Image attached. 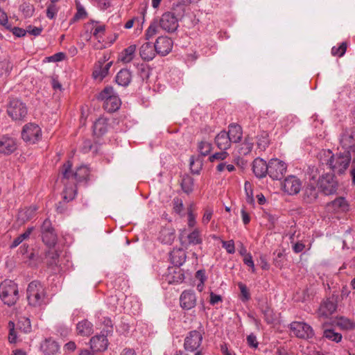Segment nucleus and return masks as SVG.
Returning <instances> with one entry per match:
<instances>
[{
  "label": "nucleus",
  "mask_w": 355,
  "mask_h": 355,
  "mask_svg": "<svg viewBox=\"0 0 355 355\" xmlns=\"http://www.w3.org/2000/svg\"><path fill=\"white\" fill-rule=\"evenodd\" d=\"M137 73L141 82L148 80L150 75V68L146 64H140L137 66Z\"/></svg>",
  "instance_id": "nucleus-43"
},
{
  "label": "nucleus",
  "mask_w": 355,
  "mask_h": 355,
  "mask_svg": "<svg viewBox=\"0 0 355 355\" xmlns=\"http://www.w3.org/2000/svg\"><path fill=\"white\" fill-rule=\"evenodd\" d=\"M173 205L174 211L178 214H180L184 209L182 200L178 197L175 198L173 200Z\"/></svg>",
  "instance_id": "nucleus-56"
},
{
  "label": "nucleus",
  "mask_w": 355,
  "mask_h": 355,
  "mask_svg": "<svg viewBox=\"0 0 355 355\" xmlns=\"http://www.w3.org/2000/svg\"><path fill=\"white\" fill-rule=\"evenodd\" d=\"M136 49V45L132 44L123 49L120 54V60L124 63L131 62L135 57Z\"/></svg>",
  "instance_id": "nucleus-35"
},
{
  "label": "nucleus",
  "mask_w": 355,
  "mask_h": 355,
  "mask_svg": "<svg viewBox=\"0 0 355 355\" xmlns=\"http://www.w3.org/2000/svg\"><path fill=\"white\" fill-rule=\"evenodd\" d=\"M40 128L34 123H28L24 125L21 131V138L29 144H35L41 138Z\"/></svg>",
  "instance_id": "nucleus-12"
},
{
  "label": "nucleus",
  "mask_w": 355,
  "mask_h": 355,
  "mask_svg": "<svg viewBox=\"0 0 355 355\" xmlns=\"http://www.w3.org/2000/svg\"><path fill=\"white\" fill-rule=\"evenodd\" d=\"M180 186L185 193H191L193 191V178L189 175H184L181 180Z\"/></svg>",
  "instance_id": "nucleus-36"
},
{
  "label": "nucleus",
  "mask_w": 355,
  "mask_h": 355,
  "mask_svg": "<svg viewBox=\"0 0 355 355\" xmlns=\"http://www.w3.org/2000/svg\"><path fill=\"white\" fill-rule=\"evenodd\" d=\"M158 20L154 19L151 24H150L149 27L146 30V39L150 40L153 36H154L157 32V28H158Z\"/></svg>",
  "instance_id": "nucleus-51"
},
{
  "label": "nucleus",
  "mask_w": 355,
  "mask_h": 355,
  "mask_svg": "<svg viewBox=\"0 0 355 355\" xmlns=\"http://www.w3.org/2000/svg\"><path fill=\"white\" fill-rule=\"evenodd\" d=\"M0 24L6 29H11V24L8 23L7 14L0 8Z\"/></svg>",
  "instance_id": "nucleus-58"
},
{
  "label": "nucleus",
  "mask_w": 355,
  "mask_h": 355,
  "mask_svg": "<svg viewBox=\"0 0 355 355\" xmlns=\"http://www.w3.org/2000/svg\"><path fill=\"white\" fill-rule=\"evenodd\" d=\"M28 304L37 307L44 304L46 291L44 285L39 281L30 282L26 290Z\"/></svg>",
  "instance_id": "nucleus-2"
},
{
  "label": "nucleus",
  "mask_w": 355,
  "mask_h": 355,
  "mask_svg": "<svg viewBox=\"0 0 355 355\" xmlns=\"http://www.w3.org/2000/svg\"><path fill=\"white\" fill-rule=\"evenodd\" d=\"M202 342V334L197 330L191 331L184 338V348L186 351L194 352L199 348Z\"/></svg>",
  "instance_id": "nucleus-13"
},
{
  "label": "nucleus",
  "mask_w": 355,
  "mask_h": 355,
  "mask_svg": "<svg viewBox=\"0 0 355 355\" xmlns=\"http://www.w3.org/2000/svg\"><path fill=\"white\" fill-rule=\"evenodd\" d=\"M17 327L25 334L30 333L32 329L31 320L28 318H21L17 322Z\"/></svg>",
  "instance_id": "nucleus-45"
},
{
  "label": "nucleus",
  "mask_w": 355,
  "mask_h": 355,
  "mask_svg": "<svg viewBox=\"0 0 355 355\" xmlns=\"http://www.w3.org/2000/svg\"><path fill=\"white\" fill-rule=\"evenodd\" d=\"M222 245L224 248H225L229 254H234L235 252V247L233 240L223 241Z\"/></svg>",
  "instance_id": "nucleus-61"
},
{
  "label": "nucleus",
  "mask_w": 355,
  "mask_h": 355,
  "mask_svg": "<svg viewBox=\"0 0 355 355\" xmlns=\"http://www.w3.org/2000/svg\"><path fill=\"white\" fill-rule=\"evenodd\" d=\"M258 307L263 315L264 320L267 324H270L275 322V314L267 302L259 303Z\"/></svg>",
  "instance_id": "nucleus-23"
},
{
  "label": "nucleus",
  "mask_w": 355,
  "mask_h": 355,
  "mask_svg": "<svg viewBox=\"0 0 355 355\" xmlns=\"http://www.w3.org/2000/svg\"><path fill=\"white\" fill-rule=\"evenodd\" d=\"M334 210L346 211L348 210L349 205L343 197H338L329 203Z\"/></svg>",
  "instance_id": "nucleus-40"
},
{
  "label": "nucleus",
  "mask_w": 355,
  "mask_h": 355,
  "mask_svg": "<svg viewBox=\"0 0 355 355\" xmlns=\"http://www.w3.org/2000/svg\"><path fill=\"white\" fill-rule=\"evenodd\" d=\"M87 15V12L85 11V8L80 4L77 3V12L73 17V18L71 19L70 24H72L80 19L85 18Z\"/></svg>",
  "instance_id": "nucleus-52"
},
{
  "label": "nucleus",
  "mask_w": 355,
  "mask_h": 355,
  "mask_svg": "<svg viewBox=\"0 0 355 355\" xmlns=\"http://www.w3.org/2000/svg\"><path fill=\"white\" fill-rule=\"evenodd\" d=\"M107 334H104V331L101 334L96 335L90 339V348L93 352H104L108 346Z\"/></svg>",
  "instance_id": "nucleus-15"
},
{
  "label": "nucleus",
  "mask_w": 355,
  "mask_h": 355,
  "mask_svg": "<svg viewBox=\"0 0 355 355\" xmlns=\"http://www.w3.org/2000/svg\"><path fill=\"white\" fill-rule=\"evenodd\" d=\"M228 156V153L226 150H222L221 152L216 153L209 157V160L211 162L215 160H224Z\"/></svg>",
  "instance_id": "nucleus-57"
},
{
  "label": "nucleus",
  "mask_w": 355,
  "mask_h": 355,
  "mask_svg": "<svg viewBox=\"0 0 355 355\" xmlns=\"http://www.w3.org/2000/svg\"><path fill=\"white\" fill-rule=\"evenodd\" d=\"M189 245H197L200 244L202 242V239L200 236V232L196 229L189 234L187 235Z\"/></svg>",
  "instance_id": "nucleus-47"
},
{
  "label": "nucleus",
  "mask_w": 355,
  "mask_h": 355,
  "mask_svg": "<svg viewBox=\"0 0 355 355\" xmlns=\"http://www.w3.org/2000/svg\"><path fill=\"white\" fill-rule=\"evenodd\" d=\"M72 162L69 160L67 161L61 167L60 172L63 178L69 179L73 177L78 182H87L89 175V168L85 166L78 167L75 172H72Z\"/></svg>",
  "instance_id": "nucleus-4"
},
{
  "label": "nucleus",
  "mask_w": 355,
  "mask_h": 355,
  "mask_svg": "<svg viewBox=\"0 0 355 355\" xmlns=\"http://www.w3.org/2000/svg\"><path fill=\"white\" fill-rule=\"evenodd\" d=\"M247 343L251 348H257L259 345V343L257 340V337L253 334L247 336Z\"/></svg>",
  "instance_id": "nucleus-63"
},
{
  "label": "nucleus",
  "mask_w": 355,
  "mask_h": 355,
  "mask_svg": "<svg viewBox=\"0 0 355 355\" xmlns=\"http://www.w3.org/2000/svg\"><path fill=\"white\" fill-rule=\"evenodd\" d=\"M317 186H319L320 191L325 196L336 193L338 188V182L334 174L325 173L320 176Z\"/></svg>",
  "instance_id": "nucleus-5"
},
{
  "label": "nucleus",
  "mask_w": 355,
  "mask_h": 355,
  "mask_svg": "<svg viewBox=\"0 0 355 355\" xmlns=\"http://www.w3.org/2000/svg\"><path fill=\"white\" fill-rule=\"evenodd\" d=\"M243 145L244 146V147L241 148L239 153L246 155L249 154L252 150L254 146L252 138L250 137L249 136H247L245 138Z\"/></svg>",
  "instance_id": "nucleus-44"
},
{
  "label": "nucleus",
  "mask_w": 355,
  "mask_h": 355,
  "mask_svg": "<svg viewBox=\"0 0 355 355\" xmlns=\"http://www.w3.org/2000/svg\"><path fill=\"white\" fill-rule=\"evenodd\" d=\"M302 188V182L295 176H288L284 182V191L289 195L297 194L300 192Z\"/></svg>",
  "instance_id": "nucleus-17"
},
{
  "label": "nucleus",
  "mask_w": 355,
  "mask_h": 355,
  "mask_svg": "<svg viewBox=\"0 0 355 355\" xmlns=\"http://www.w3.org/2000/svg\"><path fill=\"white\" fill-rule=\"evenodd\" d=\"M175 237V230L173 228L164 227L159 232V240L164 244L171 245Z\"/></svg>",
  "instance_id": "nucleus-33"
},
{
  "label": "nucleus",
  "mask_w": 355,
  "mask_h": 355,
  "mask_svg": "<svg viewBox=\"0 0 355 355\" xmlns=\"http://www.w3.org/2000/svg\"><path fill=\"white\" fill-rule=\"evenodd\" d=\"M301 196L302 200L304 204L311 205L317 202L319 197V189L314 177L305 183L302 189Z\"/></svg>",
  "instance_id": "nucleus-7"
},
{
  "label": "nucleus",
  "mask_w": 355,
  "mask_h": 355,
  "mask_svg": "<svg viewBox=\"0 0 355 355\" xmlns=\"http://www.w3.org/2000/svg\"><path fill=\"white\" fill-rule=\"evenodd\" d=\"M178 21L177 17H175L172 15V12L168 11L162 15L158 23L163 30L168 33H173L179 26Z\"/></svg>",
  "instance_id": "nucleus-14"
},
{
  "label": "nucleus",
  "mask_w": 355,
  "mask_h": 355,
  "mask_svg": "<svg viewBox=\"0 0 355 355\" xmlns=\"http://www.w3.org/2000/svg\"><path fill=\"white\" fill-rule=\"evenodd\" d=\"M191 0H179L177 3H173L171 8L172 15L177 17L178 20H181L185 15L187 3H189Z\"/></svg>",
  "instance_id": "nucleus-25"
},
{
  "label": "nucleus",
  "mask_w": 355,
  "mask_h": 355,
  "mask_svg": "<svg viewBox=\"0 0 355 355\" xmlns=\"http://www.w3.org/2000/svg\"><path fill=\"white\" fill-rule=\"evenodd\" d=\"M105 31V25H99L96 26L94 28V31L92 33L93 35L96 38H101L103 35H104Z\"/></svg>",
  "instance_id": "nucleus-60"
},
{
  "label": "nucleus",
  "mask_w": 355,
  "mask_h": 355,
  "mask_svg": "<svg viewBox=\"0 0 355 355\" xmlns=\"http://www.w3.org/2000/svg\"><path fill=\"white\" fill-rule=\"evenodd\" d=\"M76 330L81 336H89L93 334V324L89 320L85 319L76 324Z\"/></svg>",
  "instance_id": "nucleus-31"
},
{
  "label": "nucleus",
  "mask_w": 355,
  "mask_h": 355,
  "mask_svg": "<svg viewBox=\"0 0 355 355\" xmlns=\"http://www.w3.org/2000/svg\"><path fill=\"white\" fill-rule=\"evenodd\" d=\"M0 299L8 306L15 304L19 299L17 284L10 279L3 281L0 284Z\"/></svg>",
  "instance_id": "nucleus-3"
},
{
  "label": "nucleus",
  "mask_w": 355,
  "mask_h": 355,
  "mask_svg": "<svg viewBox=\"0 0 355 355\" xmlns=\"http://www.w3.org/2000/svg\"><path fill=\"white\" fill-rule=\"evenodd\" d=\"M338 325L345 329H352L355 327V324L352 321L344 317L339 318Z\"/></svg>",
  "instance_id": "nucleus-53"
},
{
  "label": "nucleus",
  "mask_w": 355,
  "mask_h": 355,
  "mask_svg": "<svg viewBox=\"0 0 355 355\" xmlns=\"http://www.w3.org/2000/svg\"><path fill=\"white\" fill-rule=\"evenodd\" d=\"M166 279L169 284H180L184 280V271L180 268H168Z\"/></svg>",
  "instance_id": "nucleus-21"
},
{
  "label": "nucleus",
  "mask_w": 355,
  "mask_h": 355,
  "mask_svg": "<svg viewBox=\"0 0 355 355\" xmlns=\"http://www.w3.org/2000/svg\"><path fill=\"white\" fill-rule=\"evenodd\" d=\"M228 136L232 143H239L241 141L243 136L242 127L237 123H230L228 126Z\"/></svg>",
  "instance_id": "nucleus-26"
},
{
  "label": "nucleus",
  "mask_w": 355,
  "mask_h": 355,
  "mask_svg": "<svg viewBox=\"0 0 355 355\" xmlns=\"http://www.w3.org/2000/svg\"><path fill=\"white\" fill-rule=\"evenodd\" d=\"M15 323L12 321H9L8 327H9V336L8 340L10 343H15L17 340V333L15 330Z\"/></svg>",
  "instance_id": "nucleus-55"
},
{
  "label": "nucleus",
  "mask_w": 355,
  "mask_h": 355,
  "mask_svg": "<svg viewBox=\"0 0 355 355\" xmlns=\"http://www.w3.org/2000/svg\"><path fill=\"white\" fill-rule=\"evenodd\" d=\"M211 149V144L206 141H201L198 144V150L202 156L207 155Z\"/></svg>",
  "instance_id": "nucleus-54"
},
{
  "label": "nucleus",
  "mask_w": 355,
  "mask_h": 355,
  "mask_svg": "<svg viewBox=\"0 0 355 355\" xmlns=\"http://www.w3.org/2000/svg\"><path fill=\"white\" fill-rule=\"evenodd\" d=\"M105 60V58H104L103 62L99 61V64L96 66V69L94 70L92 76L94 79L99 78L100 80H102L108 74L109 70L112 64V62H109L105 64L104 67H103Z\"/></svg>",
  "instance_id": "nucleus-30"
},
{
  "label": "nucleus",
  "mask_w": 355,
  "mask_h": 355,
  "mask_svg": "<svg viewBox=\"0 0 355 355\" xmlns=\"http://www.w3.org/2000/svg\"><path fill=\"white\" fill-rule=\"evenodd\" d=\"M107 131V124L104 120L98 119L93 125L94 135L97 137H101Z\"/></svg>",
  "instance_id": "nucleus-37"
},
{
  "label": "nucleus",
  "mask_w": 355,
  "mask_h": 355,
  "mask_svg": "<svg viewBox=\"0 0 355 355\" xmlns=\"http://www.w3.org/2000/svg\"><path fill=\"white\" fill-rule=\"evenodd\" d=\"M121 105L120 98L114 95L109 96L108 99L103 103V107L107 112L112 113L119 109Z\"/></svg>",
  "instance_id": "nucleus-34"
},
{
  "label": "nucleus",
  "mask_w": 355,
  "mask_h": 355,
  "mask_svg": "<svg viewBox=\"0 0 355 355\" xmlns=\"http://www.w3.org/2000/svg\"><path fill=\"white\" fill-rule=\"evenodd\" d=\"M329 158L327 160L326 164L329 166L332 171L339 175L343 174L349 167L352 160V155L348 151H343L333 154L328 150Z\"/></svg>",
  "instance_id": "nucleus-1"
},
{
  "label": "nucleus",
  "mask_w": 355,
  "mask_h": 355,
  "mask_svg": "<svg viewBox=\"0 0 355 355\" xmlns=\"http://www.w3.org/2000/svg\"><path fill=\"white\" fill-rule=\"evenodd\" d=\"M154 45L150 42H146L140 48L139 54L141 58L146 61L152 60L155 56Z\"/></svg>",
  "instance_id": "nucleus-27"
},
{
  "label": "nucleus",
  "mask_w": 355,
  "mask_h": 355,
  "mask_svg": "<svg viewBox=\"0 0 355 355\" xmlns=\"http://www.w3.org/2000/svg\"><path fill=\"white\" fill-rule=\"evenodd\" d=\"M347 43L342 42L338 47L333 46L331 49V54L334 56L342 57L346 52Z\"/></svg>",
  "instance_id": "nucleus-50"
},
{
  "label": "nucleus",
  "mask_w": 355,
  "mask_h": 355,
  "mask_svg": "<svg viewBox=\"0 0 355 355\" xmlns=\"http://www.w3.org/2000/svg\"><path fill=\"white\" fill-rule=\"evenodd\" d=\"M154 47L157 53L164 56L171 51L173 41L166 36L159 37L154 44Z\"/></svg>",
  "instance_id": "nucleus-16"
},
{
  "label": "nucleus",
  "mask_w": 355,
  "mask_h": 355,
  "mask_svg": "<svg viewBox=\"0 0 355 355\" xmlns=\"http://www.w3.org/2000/svg\"><path fill=\"white\" fill-rule=\"evenodd\" d=\"M215 143L219 149L226 150L230 148L232 142L228 133L225 130H222L216 136Z\"/></svg>",
  "instance_id": "nucleus-24"
},
{
  "label": "nucleus",
  "mask_w": 355,
  "mask_h": 355,
  "mask_svg": "<svg viewBox=\"0 0 355 355\" xmlns=\"http://www.w3.org/2000/svg\"><path fill=\"white\" fill-rule=\"evenodd\" d=\"M268 133L266 131H261L257 135V146L261 150H265L269 145Z\"/></svg>",
  "instance_id": "nucleus-42"
},
{
  "label": "nucleus",
  "mask_w": 355,
  "mask_h": 355,
  "mask_svg": "<svg viewBox=\"0 0 355 355\" xmlns=\"http://www.w3.org/2000/svg\"><path fill=\"white\" fill-rule=\"evenodd\" d=\"M238 286L241 291L240 298H241V301L243 302L248 301L250 299V291L248 288L247 286L242 282H239Z\"/></svg>",
  "instance_id": "nucleus-49"
},
{
  "label": "nucleus",
  "mask_w": 355,
  "mask_h": 355,
  "mask_svg": "<svg viewBox=\"0 0 355 355\" xmlns=\"http://www.w3.org/2000/svg\"><path fill=\"white\" fill-rule=\"evenodd\" d=\"M58 12L56 6L53 3H51L48 6L46 9V17L49 19H53Z\"/></svg>",
  "instance_id": "nucleus-59"
},
{
  "label": "nucleus",
  "mask_w": 355,
  "mask_h": 355,
  "mask_svg": "<svg viewBox=\"0 0 355 355\" xmlns=\"http://www.w3.org/2000/svg\"><path fill=\"white\" fill-rule=\"evenodd\" d=\"M323 337L336 343H339L342 340V334L336 332L334 329L331 328H325L323 331Z\"/></svg>",
  "instance_id": "nucleus-41"
},
{
  "label": "nucleus",
  "mask_w": 355,
  "mask_h": 355,
  "mask_svg": "<svg viewBox=\"0 0 355 355\" xmlns=\"http://www.w3.org/2000/svg\"><path fill=\"white\" fill-rule=\"evenodd\" d=\"M34 227H29L27 230L21 234L19 235L16 237L12 243L10 244V248L13 249L17 247L19 244H21L24 240L28 239L30 237V235L34 230Z\"/></svg>",
  "instance_id": "nucleus-38"
},
{
  "label": "nucleus",
  "mask_w": 355,
  "mask_h": 355,
  "mask_svg": "<svg viewBox=\"0 0 355 355\" xmlns=\"http://www.w3.org/2000/svg\"><path fill=\"white\" fill-rule=\"evenodd\" d=\"M268 164L260 157L254 159L252 162V171L255 176L259 179L268 174Z\"/></svg>",
  "instance_id": "nucleus-20"
},
{
  "label": "nucleus",
  "mask_w": 355,
  "mask_h": 355,
  "mask_svg": "<svg viewBox=\"0 0 355 355\" xmlns=\"http://www.w3.org/2000/svg\"><path fill=\"white\" fill-rule=\"evenodd\" d=\"M41 349L45 355H53L59 350V345L57 342L51 338H46L41 344Z\"/></svg>",
  "instance_id": "nucleus-29"
},
{
  "label": "nucleus",
  "mask_w": 355,
  "mask_h": 355,
  "mask_svg": "<svg viewBox=\"0 0 355 355\" xmlns=\"http://www.w3.org/2000/svg\"><path fill=\"white\" fill-rule=\"evenodd\" d=\"M42 239L49 248H53L57 243L58 236L49 218H46L41 225Z\"/></svg>",
  "instance_id": "nucleus-8"
},
{
  "label": "nucleus",
  "mask_w": 355,
  "mask_h": 355,
  "mask_svg": "<svg viewBox=\"0 0 355 355\" xmlns=\"http://www.w3.org/2000/svg\"><path fill=\"white\" fill-rule=\"evenodd\" d=\"M35 209L32 207L21 209L18 213V220L24 223L33 218L35 215Z\"/></svg>",
  "instance_id": "nucleus-39"
},
{
  "label": "nucleus",
  "mask_w": 355,
  "mask_h": 355,
  "mask_svg": "<svg viewBox=\"0 0 355 355\" xmlns=\"http://www.w3.org/2000/svg\"><path fill=\"white\" fill-rule=\"evenodd\" d=\"M340 144L344 151H348L354 155L353 162H355V130H345L340 135Z\"/></svg>",
  "instance_id": "nucleus-10"
},
{
  "label": "nucleus",
  "mask_w": 355,
  "mask_h": 355,
  "mask_svg": "<svg viewBox=\"0 0 355 355\" xmlns=\"http://www.w3.org/2000/svg\"><path fill=\"white\" fill-rule=\"evenodd\" d=\"M180 306L183 309L190 310L196 304V297L193 291H184L180 297Z\"/></svg>",
  "instance_id": "nucleus-18"
},
{
  "label": "nucleus",
  "mask_w": 355,
  "mask_h": 355,
  "mask_svg": "<svg viewBox=\"0 0 355 355\" xmlns=\"http://www.w3.org/2000/svg\"><path fill=\"white\" fill-rule=\"evenodd\" d=\"M19 10L22 12L26 18H29L33 16L35 8L34 6L30 3L24 2L19 6Z\"/></svg>",
  "instance_id": "nucleus-48"
},
{
  "label": "nucleus",
  "mask_w": 355,
  "mask_h": 355,
  "mask_svg": "<svg viewBox=\"0 0 355 355\" xmlns=\"http://www.w3.org/2000/svg\"><path fill=\"white\" fill-rule=\"evenodd\" d=\"M42 30L43 28L42 27H35L29 25L28 26H27L26 31L32 35L38 36L41 34Z\"/></svg>",
  "instance_id": "nucleus-64"
},
{
  "label": "nucleus",
  "mask_w": 355,
  "mask_h": 355,
  "mask_svg": "<svg viewBox=\"0 0 355 355\" xmlns=\"http://www.w3.org/2000/svg\"><path fill=\"white\" fill-rule=\"evenodd\" d=\"M187 254L182 248L173 249L170 252V259L174 268H180L186 261Z\"/></svg>",
  "instance_id": "nucleus-22"
},
{
  "label": "nucleus",
  "mask_w": 355,
  "mask_h": 355,
  "mask_svg": "<svg viewBox=\"0 0 355 355\" xmlns=\"http://www.w3.org/2000/svg\"><path fill=\"white\" fill-rule=\"evenodd\" d=\"M17 149L15 141L12 138L3 137L0 141V153L10 155Z\"/></svg>",
  "instance_id": "nucleus-28"
},
{
  "label": "nucleus",
  "mask_w": 355,
  "mask_h": 355,
  "mask_svg": "<svg viewBox=\"0 0 355 355\" xmlns=\"http://www.w3.org/2000/svg\"><path fill=\"white\" fill-rule=\"evenodd\" d=\"M268 164V175L272 180H281L284 178L287 168L285 162L278 159H272Z\"/></svg>",
  "instance_id": "nucleus-11"
},
{
  "label": "nucleus",
  "mask_w": 355,
  "mask_h": 355,
  "mask_svg": "<svg viewBox=\"0 0 355 355\" xmlns=\"http://www.w3.org/2000/svg\"><path fill=\"white\" fill-rule=\"evenodd\" d=\"M27 107L21 100L12 98L7 107L8 116L14 121H21L27 115Z\"/></svg>",
  "instance_id": "nucleus-6"
},
{
  "label": "nucleus",
  "mask_w": 355,
  "mask_h": 355,
  "mask_svg": "<svg viewBox=\"0 0 355 355\" xmlns=\"http://www.w3.org/2000/svg\"><path fill=\"white\" fill-rule=\"evenodd\" d=\"M338 295L334 292L331 296L321 304L320 309L322 311V314L327 316L334 313L337 309Z\"/></svg>",
  "instance_id": "nucleus-19"
},
{
  "label": "nucleus",
  "mask_w": 355,
  "mask_h": 355,
  "mask_svg": "<svg viewBox=\"0 0 355 355\" xmlns=\"http://www.w3.org/2000/svg\"><path fill=\"white\" fill-rule=\"evenodd\" d=\"M92 141L90 139H85L83 143L81 150L83 153H87L94 148Z\"/></svg>",
  "instance_id": "nucleus-62"
},
{
  "label": "nucleus",
  "mask_w": 355,
  "mask_h": 355,
  "mask_svg": "<svg viewBox=\"0 0 355 355\" xmlns=\"http://www.w3.org/2000/svg\"><path fill=\"white\" fill-rule=\"evenodd\" d=\"M289 329L296 337L302 339L312 338L314 336L312 327L303 322H293L289 325Z\"/></svg>",
  "instance_id": "nucleus-9"
},
{
  "label": "nucleus",
  "mask_w": 355,
  "mask_h": 355,
  "mask_svg": "<svg viewBox=\"0 0 355 355\" xmlns=\"http://www.w3.org/2000/svg\"><path fill=\"white\" fill-rule=\"evenodd\" d=\"M114 89L112 86L105 87L96 96L98 101H106L109 96H114Z\"/></svg>",
  "instance_id": "nucleus-46"
},
{
  "label": "nucleus",
  "mask_w": 355,
  "mask_h": 355,
  "mask_svg": "<svg viewBox=\"0 0 355 355\" xmlns=\"http://www.w3.org/2000/svg\"><path fill=\"white\" fill-rule=\"evenodd\" d=\"M132 80L131 72L127 69H121L115 77V82L121 86L127 87Z\"/></svg>",
  "instance_id": "nucleus-32"
}]
</instances>
